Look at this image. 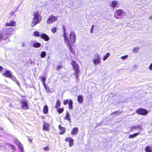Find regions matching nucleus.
<instances>
[{
	"mask_svg": "<svg viewBox=\"0 0 152 152\" xmlns=\"http://www.w3.org/2000/svg\"><path fill=\"white\" fill-rule=\"evenodd\" d=\"M34 17L31 21V25L34 26L41 20L42 17L40 13L38 12H36L33 13Z\"/></svg>",
	"mask_w": 152,
	"mask_h": 152,
	"instance_id": "f257e3e1",
	"label": "nucleus"
},
{
	"mask_svg": "<svg viewBox=\"0 0 152 152\" xmlns=\"http://www.w3.org/2000/svg\"><path fill=\"white\" fill-rule=\"evenodd\" d=\"M63 36L64 39V40L65 42L67 44L68 47L71 51V52L72 53H74V52L73 50V48L70 44V42L69 41L68 37V35L66 34L65 31L64 30V34H63Z\"/></svg>",
	"mask_w": 152,
	"mask_h": 152,
	"instance_id": "f03ea898",
	"label": "nucleus"
},
{
	"mask_svg": "<svg viewBox=\"0 0 152 152\" xmlns=\"http://www.w3.org/2000/svg\"><path fill=\"white\" fill-rule=\"evenodd\" d=\"M4 38L7 39L9 38L12 33V29L11 28H5L2 30Z\"/></svg>",
	"mask_w": 152,
	"mask_h": 152,
	"instance_id": "7ed1b4c3",
	"label": "nucleus"
},
{
	"mask_svg": "<svg viewBox=\"0 0 152 152\" xmlns=\"http://www.w3.org/2000/svg\"><path fill=\"white\" fill-rule=\"evenodd\" d=\"M136 112L138 114L143 116H145L148 113V111L146 109L142 108H140L137 109Z\"/></svg>",
	"mask_w": 152,
	"mask_h": 152,
	"instance_id": "20e7f679",
	"label": "nucleus"
},
{
	"mask_svg": "<svg viewBox=\"0 0 152 152\" xmlns=\"http://www.w3.org/2000/svg\"><path fill=\"white\" fill-rule=\"evenodd\" d=\"M92 61L93 64L95 65H97L101 63V59L98 54H96L94 55Z\"/></svg>",
	"mask_w": 152,
	"mask_h": 152,
	"instance_id": "39448f33",
	"label": "nucleus"
},
{
	"mask_svg": "<svg viewBox=\"0 0 152 152\" xmlns=\"http://www.w3.org/2000/svg\"><path fill=\"white\" fill-rule=\"evenodd\" d=\"M71 64L73 66L74 70L75 72L76 77L77 79H78V78L79 77L78 74L79 72L78 66L74 61H72L71 63Z\"/></svg>",
	"mask_w": 152,
	"mask_h": 152,
	"instance_id": "423d86ee",
	"label": "nucleus"
},
{
	"mask_svg": "<svg viewBox=\"0 0 152 152\" xmlns=\"http://www.w3.org/2000/svg\"><path fill=\"white\" fill-rule=\"evenodd\" d=\"M12 73L10 71L7 70L3 74V75L6 77L9 78L15 81L16 78Z\"/></svg>",
	"mask_w": 152,
	"mask_h": 152,
	"instance_id": "0eeeda50",
	"label": "nucleus"
},
{
	"mask_svg": "<svg viewBox=\"0 0 152 152\" xmlns=\"http://www.w3.org/2000/svg\"><path fill=\"white\" fill-rule=\"evenodd\" d=\"M57 17L54 16L53 15H51L48 18L47 21V24H51L55 22L57 20Z\"/></svg>",
	"mask_w": 152,
	"mask_h": 152,
	"instance_id": "6e6552de",
	"label": "nucleus"
},
{
	"mask_svg": "<svg viewBox=\"0 0 152 152\" xmlns=\"http://www.w3.org/2000/svg\"><path fill=\"white\" fill-rule=\"evenodd\" d=\"M124 11L123 10L121 9L118 10L114 12V16L116 19H120Z\"/></svg>",
	"mask_w": 152,
	"mask_h": 152,
	"instance_id": "1a4fd4ad",
	"label": "nucleus"
},
{
	"mask_svg": "<svg viewBox=\"0 0 152 152\" xmlns=\"http://www.w3.org/2000/svg\"><path fill=\"white\" fill-rule=\"evenodd\" d=\"M76 37V34L74 32L72 31L69 34L70 40H69L70 42V43H74L75 42Z\"/></svg>",
	"mask_w": 152,
	"mask_h": 152,
	"instance_id": "9d476101",
	"label": "nucleus"
},
{
	"mask_svg": "<svg viewBox=\"0 0 152 152\" xmlns=\"http://www.w3.org/2000/svg\"><path fill=\"white\" fill-rule=\"evenodd\" d=\"M16 25V22L14 21H10L9 22L5 24V26H15Z\"/></svg>",
	"mask_w": 152,
	"mask_h": 152,
	"instance_id": "9b49d317",
	"label": "nucleus"
},
{
	"mask_svg": "<svg viewBox=\"0 0 152 152\" xmlns=\"http://www.w3.org/2000/svg\"><path fill=\"white\" fill-rule=\"evenodd\" d=\"M65 141L69 142V145L71 147L73 145L74 140L70 137H68L66 138Z\"/></svg>",
	"mask_w": 152,
	"mask_h": 152,
	"instance_id": "f8f14e48",
	"label": "nucleus"
},
{
	"mask_svg": "<svg viewBox=\"0 0 152 152\" xmlns=\"http://www.w3.org/2000/svg\"><path fill=\"white\" fill-rule=\"evenodd\" d=\"M22 107L24 109H28L29 107L26 101H23L21 102Z\"/></svg>",
	"mask_w": 152,
	"mask_h": 152,
	"instance_id": "ddd939ff",
	"label": "nucleus"
},
{
	"mask_svg": "<svg viewBox=\"0 0 152 152\" xmlns=\"http://www.w3.org/2000/svg\"><path fill=\"white\" fill-rule=\"evenodd\" d=\"M110 6L113 8L117 7L118 5V2L116 1H113L111 2L110 4Z\"/></svg>",
	"mask_w": 152,
	"mask_h": 152,
	"instance_id": "4468645a",
	"label": "nucleus"
},
{
	"mask_svg": "<svg viewBox=\"0 0 152 152\" xmlns=\"http://www.w3.org/2000/svg\"><path fill=\"white\" fill-rule=\"evenodd\" d=\"M40 37L42 39H44L45 41H48L49 39V37L45 33L41 34H40Z\"/></svg>",
	"mask_w": 152,
	"mask_h": 152,
	"instance_id": "2eb2a0df",
	"label": "nucleus"
},
{
	"mask_svg": "<svg viewBox=\"0 0 152 152\" xmlns=\"http://www.w3.org/2000/svg\"><path fill=\"white\" fill-rule=\"evenodd\" d=\"M43 129L44 130L48 131L49 130V124L47 123H44L43 126Z\"/></svg>",
	"mask_w": 152,
	"mask_h": 152,
	"instance_id": "dca6fc26",
	"label": "nucleus"
},
{
	"mask_svg": "<svg viewBox=\"0 0 152 152\" xmlns=\"http://www.w3.org/2000/svg\"><path fill=\"white\" fill-rule=\"evenodd\" d=\"M77 100L79 103H82L83 101V96L81 95L78 96L77 97Z\"/></svg>",
	"mask_w": 152,
	"mask_h": 152,
	"instance_id": "f3484780",
	"label": "nucleus"
},
{
	"mask_svg": "<svg viewBox=\"0 0 152 152\" xmlns=\"http://www.w3.org/2000/svg\"><path fill=\"white\" fill-rule=\"evenodd\" d=\"M60 132V134H64L65 132V129L64 127H61L60 125L58 126Z\"/></svg>",
	"mask_w": 152,
	"mask_h": 152,
	"instance_id": "a211bd4d",
	"label": "nucleus"
},
{
	"mask_svg": "<svg viewBox=\"0 0 152 152\" xmlns=\"http://www.w3.org/2000/svg\"><path fill=\"white\" fill-rule=\"evenodd\" d=\"M78 130L77 128H74L72 129L71 134L72 135L76 134L78 132Z\"/></svg>",
	"mask_w": 152,
	"mask_h": 152,
	"instance_id": "6ab92c4d",
	"label": "nucleus"
},
{
	"mask_svg": "<svg viewBox=\"0 0 152 152\" xmlns=\"http://www.w3.org/2000/svg\"><path fill=\"white\" fill-rule=\"evenodd\" d=\"M64 119L67 120L69 122L71 121V119L69 115V113L68 111L66 112V115L64 118Z\"/></svg>",
	"mask_w": 152,
	"mask_h": 152,
	"instance_id": "aec40b11",
	"label": "nucleus"
},
{
	"mask_svg": "<svg viewBox=\"0 0 152 152\" xmlns=\"http://www.w3.org/2000/svg\"><path fill=\"white\" fill-rule=\"evenodd\" d=\"M46 80V77H42V80L43 83V84L45 89L48 88V87L45 85V81Z\"/></svg>",
	"mask_w": 152,
	"mask_h": 152,
	"instance_id": "412c9836",
	"label": "nucleus"
},
{
	"mask_svg": "<svg viewBox=\"0 0 152 152\" xmlns=\"http://www.w3.org/2000/svg\"><path fill=\"white\" fill-rule=\"evenodd\" d=\"M68 104H69V109L71 110L73 108L72 101L71 99H70Z\"/></svg>",
	"mask_w": 152,
	"mask_h": 152,
	"instance_id": "4be33fe9",
	"label": "nucleus"
},
{
	"mask_svg": "<svg viewBox=\"0 0 152 152\" xmlns=\"http://www.w3.org/2000/svg\"><path fill=\"white\" fill-rule=\"evenodd\" d=\"M41 46V44L38 42L34 43L33 45V47L36 48L40 47Z\"/></svg>",
	"mask_w": 152,
	"mask_h": 152,
	"instance_id": "5701e85b",
	"label": "nucleus"
},
{
	"mask_svg": "<svg viewBox=\"0 0 152 152\" xmlns=\"http://www.w3.org/2000/svg\"><path fill=\"white\" fill-rule=\"evenodd\" d=\"M48 112V107L47 105H45L43 108V112L45 114H47Z\"/></svg>",
	"mask_w": 152,
	"mask_h": 152,
	"instance_id": "b1692460",
	"label": "nucleus"
},
{
	"mask_svg": "<svg viewBox=\"0 0 152 152\" xmlns=\"http://www.w3.org/2000/svg\"><path fill=\"white\" fill-rule=\"evenodd\" d=\"M20 152H23V145L21 144H20L18 145Z\"/></svg>",
	"mask_w": 152,
	"mask_h": 152,
	"instance_id": "393cba45",
	"label": "nucleus"
},
{
	"mask_svg": "<svg viewBox=\"0 0 152 152\" xmlns=\"http://www.w3.org/2000/svg\"><path fill=\"white\" fill-rule=\"evenodd\" d=\"M110 54L109 53H106V55L103 58V60L104 61L106 60L107 58L110 56Z\"/></svg>",
	"mask_w": 152,
	"mask_h": 152,
	"instance_id": "a878e982",
	"label": "nucleus"
},
{
	"mask_svg": "<svg viewBox=\"0 0 152 152\" xmlns=\"http://www.w3.org/2000/svg\"><path fill=\"white\" fill-rule=\"evenodd\" d=\"M34 36L39 37L40 36V34L39 32L38 31H36L34 32Z\"/></svg>",
	"mask_w": 152,
	"mask_h": 152,
	"instance_id": "bb28decb",
	"label": "nucleus"
},
{
	"mask_svg": "<svg viewBox=\"0 0 152 152\" xmlns=\"http://www.w3.org/2000/svg\"><path fill=\"white\" fill-rule=\"evenodd\" d=\"M46 53L45 51H42L41 53L40 56L42 58H44L46 56Z\"/></svg>",
	"mask_w": 152,
	"mask_h": 152,
	"instance_id": "cd10ccee",
	"label": "nucleus"
},
{
	"mask_svg": "<svg viewBox=\"0 0 152 152\" xmlns=\"http://www.w3.org/2000/svg\"><path fill=\"white\" fill-rule=\"evenodd\" d=\"M61 103L60 101L59 100H57L56 102V104L55 105V108H58L59 107Z\"/></svg>",
	"mask_w": 152,
	"mask_h": 152,
	"instance_id": "c85d7f7f",
	"label": "nucleus"
},
{
	"mask_svg": "<svg viewBox=\"0 0 152 152\" xmlns=\"http://www.w3.org/2000/svg\"><path fill=\"white\" fill-rule=\"evenodd\" d=\"M2 39H6L4 38V36L1 32H0V41Z\"/></svg>",
	"mask_w": 152,
	"mask_h": 152,
	"instance_id": "c756f323",
	"label": "nucleus"
},
{
	"mask_svg": "<svg viewBox=\"0 0 152 152\" xmlns=\"http://www.w3.org/2000/svg\"><path fill=\"white\" fill-rule=\"evenodd\" d=\"M57 30V28L55 27H53L51 29V31L53 33H55L56 32Z\"/></svg>",
	"mask_w": 152,
	"mask_h": 152,
	"instance_id": "7c9ffc66",
	"label": "nucleus"
},
{
	"mask_svg": "<svg viewBox=\"0 0 152 152\" xmlns=\"http://www.w3.org/2000/svg\"><path fill=\"white\" fill-rule=\"evenodd\" d=\"M70 99H67L66 100H64V105H66L69 103Z\"/></svg>",
	"mask_w": 152,
	"mask_h": 152,
	"instance_id": "2f4dec72",
	"label": "nucleus"
},
{
	"mask_svg": "<svg viewBox=\"0 0 152 152\" xmlns=\"http://www.w3.org/2000/svg\"><path fill=\"white\" fill-rule=\"evenodd\" d=\"M128 58V55H126L124 56H122L121 57V58L123 60H125L126 59Z\"/></svg>",
	"mask_w": 152,
	"mask_h": 152,
	"instance_id": "473e14b6",
	"label": "nucleus"
},
{
	"mask_svg": "<svg viewBox=\"0 0 152 152\" xmlns=\"http://www.w3.org/2000/svg\"><path fill=\"white\" fill-rule=\"evenodd\" d=\"M64 110L63 108H59L57 110V111L59 113H61Z\"/></svg>",
	"mask_w": 152,
	"mask_h": 152,
	"instance_id": "72a5a7b5",
	"label": "nucleus"
},
{
	"mask_svg": "<svg viewBox=\"0 0 152 152\" xmlns=\"http://www.w3.org/2000/svg\"><path fill=\"white\" fill-rule=\"evenodd\" d=\"M134 51L136 53L138 52L139 51V48L138 47H136L134 48Z\"/></svg>",
	"mask_w": 152,
	"mask_h": 152,
	"instance_id": "f704fd0d",
	"label": "nucleus"
},
{
	"mask_svg": "<svg viewBox=\"0 0 152 152\" xmlns=\"http://www.w3.org/2000/svg\"><path fill=\"white\" fill-rule=\"evenodd\" d=\"M7 145L9 147L11 148L13 150H14L15 148L12 145L10 144V143L7 144Z\"/></svg>",
	"mask_w": 152,
	"mask_h": 152,
	"instance_id": "c9c22d12",
	"label": "nucleus"
},
{
	"mask_svg": "<svg viewBox=\"0 0 152 152\" xmlns=\"http://www.w3.org/2000/svg\"><path fill=\"white\" fill-rule=\"evenodd\" d=\"M94 25H93L91 27V29L90 30V32L91 33H92L93 32L94 28Z\"/></svg>",
	"mask_w": 152,
	"mask_h": 152,
	"instance_id": "e433bc0d",
	"label": "nucleus"
},
{
	"mask_svg": "<svg viewBox=\"0 0 152 152\" xmlns=\"http://www.w3.org/2000/svg\"><path fill=\"white\" fill-rule=\"evenodd\" d=\"M61 67L62 66H61L58 65L57 66L56 69L57 70H59L61 68Z\"/></svg>",
	"mask_w": 152,
	"mask_h": 152,
	"instance_id": "4c0bfd02",
	"label": "nucleus"
},
{
	"mask_svg": "<svg viewBox=\"0 0 152 152\" xmlns=\"http://www.w3.org/2000/svg\"><path fill=\"white\" fill-rule=\"evenodd\" d=\"M148 68L151 71H152V62L151 63V64L149 66Z\"/></svg>",
	"mask_w": 152,
	"mask_h": 152,
	"instance_id": "58836bf2",
	"label": "nucleus"
},
{
	"mask_svg": "<svg viewBox=\"0 0 152 152\" xmlns=\"http://www.w3.org/2000/svg\"><path fill=\"white\" fill-rule=\"evenodd\" d=\"M15 142L16 143V144L17 145H19L20 144H21L20 142L18 141V140H16L15 141Z\"/></svg>",
	"mask_w": 152,
	"mask_h": 152,
	"instance_id": "ea45409f",
	"label": "nucleus"
},
{
	"mask_svg": "<svg viewBox=\"0 0 152 152\" xmlns=\"http://www.w3.org/2000/svg\"><path fill=\"white\" fill-rule=\"evenodd\" d=\"M139 134V133H135L134 134V137L137 136Z\"/></svg>",
	"mask_w": 152,
	"mask_h": 152,
	"instance_id": "a19ab883",
	"label": "nucleus"
},
{
	"mask_svg": "<svg viewBox=\"0 0 152 152\" xmlns=\"http://www.w3.org/2000/svg\"><path fill=\"white\" fill-rule=\"evenodd\" d=\"M59 4H58V3H56V5H54L55 7L56 8H57L58 7V6Z\"/></svg>",
	"mask_w": 152,
	"mask_h": 152,
	"instance_id": "79ce46f5",
	"label": "nucleus"
},
{
	"mask_svg": "<svg viewBox=\"0 0 152 152\" xmlns=\"http://www.w3.org/2000/svg\"><path fill=\"white\" fill-rule=\"evenodd\" d=\"M120 113H118V112H115L114 113H113L112 114V115H113L114 114H115L116 115H118V114H119Z\"/></svg>",
	"mask_w": 152,
	"mask_h": 152,
	"instance_id": "37998d69",
	"label": "nucleus"
},
{
	"mask_svg": "<svg viewBox=\"0 0 152 152\" xmlns=\"http://www.w3.org/2000/svg\"><path fill=\"white\" fill-rule=\"evenodd\" d=\"M44 150H48L49 149V148L48 147H46L44 148Z\"/></svg>",
	"mask_w": 152,
	"mask_h": 152,
	"instance_id": "c03bdc74",
	"label": "nucleus"
},
{
	"mask_svg": "<svg viewBox=\"0 0 152 152\" xmlns=\"http://www.w3.org/2000/svg\"><path fill=\"white\" fill-rule=\"evenodd\" d=\"M14 12H11L10 13V15L11 16H13L14 14Z\"/></svg>",
	"mask_w": 152,
	"mask_h": 152,
	"instance_id": "a18cd8bd",
	"label": "nucleus"
},
{
	"mask_svg": "<svg viewBox=\"0 0 152 152\" xmlns=\"http://www.w3.org/2000/svg\"><path fill=\"white\" fill-rule=\"evenodd\" d=\"M129 138H133V135H130L129 136Z\"/></svg>",
	"mask_w": 152,
	"mask_h": 152,
	"instance_id": "49530a36",
	"label": "nucleus"
},
{
	"mask_svg": "<svg viewBox=\"0 0 152 152\" xmlns=\"http://www.w3.org/2000/svg\"><path fill=\"white\" fill-rule=\"evenodd\" d=\"M45 89L46 90V91L47 92H49V88L48 87V88H47V89Z\"/></svg>",
	"mask_w": 152,
	"mask_h": 152,
	"instance_id": "de8ad7c7",
	"label": "nucleus"
},
{
	"mask_svg": "<svg viewBox=\"0 0 152 152\" xmlns=\"http://www.w3.org/2000/svg\"><path fill=\"white\" fill-rule=\"evenodd\" d=\"M3 67L2 66H0V72L2 70Z\"/></svg>",
	"mask_w": 152,
	"mask_h": 152,
	"instance_id": "09e8293b",
	"label": "nucleus"
},
{
	"mask_svg": "<svg viewBox=\"0 0 152 152\" xmlns=\"http://www.w3.org/2000/svg\"><path fill=\"white\" fill-rule=\"evenodd\" d=\"M22 45L23 46H25V45L24 43H22Z\"/></svg>",
	"mask_w": 152,
	"mask_h": 152,
	"instance_id": "8fccbe9b",
	"label": "nucleus"
},
{
	"mask_svg": "<svg viewBox=\"0 0 152 152\" xmlns=\"http://www.w3.org/2000/svg\"><path fill=\"white\" fill-rule=\"evenodd\" d=\"M152 18V15L151 16H150V17H149V18H150V19H151Z\"/></svg>",
	"mask_w": 152,
	"mask_h": 152,
	"instance_id": "3c124183",
	"label": "nucleus"
},
{
	"mask_svg": "<svg viewBox=\"0 0 152 152\" xmlns=\"http://www.w3.org/2000/svg\"><path fill=\"white\" fill-rule=\"evenodd\" d=\"M16 83L18 84V85H19V83L18 81H17Z\"/></svg>",
	"mask_w": 152,
	"mask_h": 152,
	"instance_id": "603ef678",
	"label": "nucleus"
},
{
	"mask_svg": "<svg viewBox=\"0 0 152 152\" xmlns=\"http://www.w3.org/2000/svg\"><path fill=\"white\" fill-rule=\"evenodd\" d=\"M29 141H30V142H31V140H29Z\"/></svg>",
	"mask_w": 152,
	"mask_h": 152,
	"instance_id": "864d4df0",
	"label": "nucleus"
},
{
	"mask_svg": "<svg viewBox=\"0 0 152 152\" xmlns=\"http://www.w3.org/2000/svg\"><path fill=\"white\" fill-rule=\"evenodd\" d=\"M17 10V9L16 10H15V11H16Z\"/></svg>",
	"mask_w": 152,
	"mask_h": 152,
	"instance_id": "5fc2aeb1",
	"label": "nucleus"
}]
</instances>
